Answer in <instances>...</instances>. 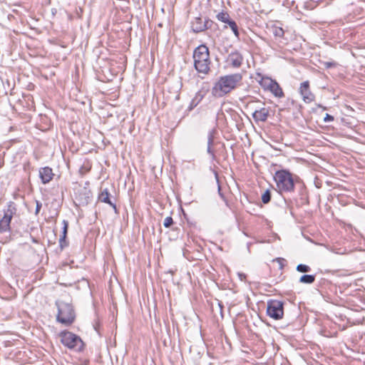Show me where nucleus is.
I'll list each match as a JSON object with an SVG mask.
<instances>
[{
	"label": "nucleus",
	"instance_id": "f03ea898",
	"mask_svg": "<svg viewBox=\"0 0 365 365\" xmlns=\"http://www.w3.org/2000/svg\"><path fill=\"white\" fill-rule=\"evenodd\" d=\"M194 67L199 73L207 74L211 63L210 52L205 45L197 46L193 52Z\"/></svg>",
	"mask_w": 365,
	"mask_h": 365
},
{
	"label": "nucleus",
	"instance_id": "b1692460",
	"mask_svg": "<svg viewBox=\"0 0 365 365\" xmlns=\"http://www.w3.org/2000/svg\"><path fill=\"white\" fill-rule=\"evenodd\" d=\"M173 224V220L172 217H166L163 222V225L165 227H170Z\"/></svg>",
	"mask_w": 365,
	"mask_h": 365
},
{
	"label": "nucleus",
	"instance_id": "393cba45",
	"mask_svg": "<svg viewBox=\"0 0 365 365\" xmlns=\"http://www.w3.org/2000/svg\"><path fill=\"white\" fill-rule=\"evenodd\" d=\"M63 227L62 236L66 237L67 232H68V223L66 220H63Z\"/></svg>",
	"mask_w": 365,
	"mask_h": 365
},
{
	"label": "nucleus",
	"instance_id": "9d476101",
	"mask_svg": "<svg viewBox=\"0 0 365 365\" xmlns=\"http://www.w3.org/2000/svg\"><path fill=\"white\" fill-rule=\"evenodd\" d=\"M255 78L264 91H269L275 82V80L267 76H264L260 73H257Z\"/></svg>",
	"mask_w": 365,
	"mask_h": 365
},
{
	"label": "nucleus",
	"instance_id": "ddd939ff",
	"mask_svg": "<svg viewBox=\"0 0 365 365\" xmlns=\"http://www.w3.org/2000/svg\"><path fill=\"white\" fill-rule=\"evenodd\" d=\"M39 177L43 184L49 182L53 177L52 169L49 167L41 168L39 170Z\"/></svg>",
	"mask_w": 365,
	"mask_h": 365
},
{
	"label": "nucleus",
	"instance_id": "f257e3e1",
	"mask_svg": "<svg viewBox=\"0 0 365 365\" xmlns=\"http://www.w3.org/2000/svg\"><path fill=\"white\" fill-rule=\"evenodd\" d=\"M242 79V74L238 73L221 76L212 89L213 96L222 97L230 93L237 86Z\"/></svg>",
	"mask_w": 365,
	"mask_h": 365
},
{
	"label": "nucleus",
	"instance_id": "cd10ccee",
	"mask_svg": "<svg viewBox=\"0 0 365 365\" xmlns=\"http://www.w3.org/2000/svg\"><path fill=\"white\" fill-rule=\"evenodd\" d=\"M274 261H277L279 263L280 269H282L284 267V262L285 261L284 259L279 257V258L275 259Z\"/></svg>",
	"mask_w": 365,
	"mask_h": 365
},
{
	"label": "nucleus",
	"instance_id": "4be33fe9",
	"mask_svg": "<svg viewBox=\"0 0 365 365\" xmlns=\"http://www.w3.org/2000/svg\"><path fill=\"white\" fill-rule=\"evenodd\" d=\"M296 269L299 272L306 273L311 271V267L307 264H299L297 266Z\"/></svg>",
	"mask_w": 365,
	"mask_h": 365
},
{
	"label": "nucleus",
	"instance_id": "7c9ffc66",
	"mask_svg": "<svg viewBox=\"0 0 365 365\" xmlns=\"http://www.w3.org/2000/svg\"><path fill=\"white\" fill-rule=\"evenodd\" d=\"M41 203L38 201H36V210H35V213L36 215H38L41 208Z\"/></svg>",
	"mask_w": 365,
	"mask_h": 365
},
{
	"label": "nucleus",
	"instance_id": "1a4fd4ad",
	"mask_svg": "<svg viewBox=\"0 0 365 365\" xmlns=\"http://www.w3.org/2000/svg\"><path fill=\"white\" fill-rule=\"evenodd\" d=\"M299 93L306 103H309L314 100V95L310 91L309 82L308 81H304L300 84Z\"/></svg>",
	"mask_w": 365,
	"mask_h": 365
},
{
	"label": "nucleus",
	"instance_id": "72a5a7b5",
	"mask_svg": "<svg viewBox=\"0 0 365 365\" xmlns=\"http://www.w3.org/2000/svg\"><path fill=\"white\" fill-rule=\"evenodd\" d=\"M218 305H219L220 309V312L222 313V309L223 306L220 302L218 303Z\"/></svg>",
	"mask_w": 365,
	"mask_h": 365
},
{
	"label": "nucleus",
	"instance_id": "c756f323",
	"mask_svg": "<svg viewBox=\"0 0 365 365\" xmlns=\"http://www.w3.org/2000/svg\"><path fill=\"white\" fill-rule=\"evenodd\" d=\"M324 66L327 68H329L336 66V63L335 62H325Z\"/></svg>",
	"mask_w": 365,
	"mask_h": 365
},
{
	"label": "nucleus",
	"instance_id": "5701e85b",
	"mask_svg": "<svg viewBox=\"0 0 365 365\" xmlns=\"http://www.w3.org/2000/svg\"><path fill=\"white\" fill-rule=\"evenodd\" d=\"M215 133V129H212L209 131L207 135V144L213 145Z\"/></svg>",
	"mask_w": 365,
	"mask_h": 365
},
{
	"label": "nucleus",
	"instance_id": "a211bd4d",
	"mask_svg": "<svg viewBox=\"0 0 365 365\" xmlns=\"http://www.w3.org/2000/svg\"><path fill=\"white\" fill-rule=\"evenodd\" d=\"M216 18L218 21L227 24L229 23L232 19H230V15L226 11H221L218 14H217Z\"/></svg>",
	"mask_w": 365,
	"mask_h": 365
},
{
	"label": "nucleus",
	"instance_id": "9b49d317",
	"mask_svg": "<svg viewBox=\"0 0 365 365\" xmlns=\"http://www.w3.org/2000/svg\"><path fill=\"white\" fill-rule=\"evenodd\" d=\"M227 62L233 68H240L243 62V56L237 51H232L228 55Z\"/></svg>",
	"mask_w": 365,
	"mask_h": 365
},
{
	"label": "nucleus",
	"instance_id": "f8f14e48",
	"mask_svg": "<svg viewBox=\"0 0 365 365\" xmlns=\"http://www.w3.org/2000/svg\"><path fill=\"white\" fill-rule=\"evenodd\" d=\"M98 200L102 202L108 204L114 209L115 212H117L115 200L113 201L111 200L110 194L109 193L108 188L101 189V192L98 195Z\"/></svg>",
	"mask_w": 365,
	"mask_h": 365
},
{
	"label": "nucleus",
	"instance_id": "473e14b6",
	"mask_svg": "<svg viewBox=\"0 0 365 365\" xmlns=\"http://www.w3.org/2000/svg\"><path fill=\"white\" fill-rule=\"evenodd\" d=\"M215 178H216V180H217V184H219L218 175H217V173H215ZM220 190H221V189H220V185H218V192H219V194L220 195V196H222V195L221 194Z\"/></svg>",
	"mask_w": 365,
	"mask_h": 365
},
{
	"label": "nucleus",
	"instance_id": "6ab92c4d",
	"mask_svg": "<svg viewBox=\"0 0 365 365\" xmlns=\"http://www.w3.org/2000/svg\"><path fill=\"white\" fill-rule=\"evenodd\" d=\"M272 34L275 37L282 38L284 36V31L282 27L274 26L272 28Z\"/></svg>",
	"mask_w": 365,
	"mask_h": 365
},
{
	"label": "nucleus",
	"instance_id": "a878e982",
	"mask_svg": "<svg viewBox=\"0 0 365 365\" xmlns=\"http://www.w3.org/2000/svg\"><path fill=\"white\" fill-rule=\"evenodd\" d=\"M212 145L207 144V152L208 154H210L211 155L212 159H215V155L214 153L213 150L212 149Z\"/></svg>",
	"mask_w": 365,
	"mask_h": 365
},
{
	"label": "nucleus",
	"instance_id": "20e7f679",
	"mask_svg": "<svg viewBox=\"0 0 365 365\" xmlns=\"http://www.w3.org/2000/svg\"><path fill=\"white\" fill-rule=\"evenodd\" d=\"M56 304L58 308L56 320L66 326L73 324L76 318L73 305L62 300L56 301Z\"/></svg>",
	"mask_w": 365,
	"mask_h": 365
},
{
	"label": "nucleus",
	"instance_id": "0eeeda50",
	"mask_svg": "<svg viewBox=\"0 0 365 365\" xmlns=\"http://www.w3.org/2000/svg\"><path fill=\"white\" fill-rule=\"evenodd\" d=\"M16 212L14 202H9L6 210H4L3 217L0 220V232L3 233L10 230V223Z\"/></svg>",
	"mask_w": 365,
	"mask_h": 365
},
{
	"label": "nucleus",
	"instance_id": "4468645a",
	"mask_svg": "<svg viewBox=\"0 0 365 365\" xmlns=\"http://www.w3.org/2000/svg\"><path fill=\"white\" fill-rule=\"evenodd\" d=\"M269 116V110L267 108H262L256 110L252 113V118L255 121L265 122Z\"/></svg>",
	"mask_w": 365,
	"mask_h": 365
},
{
	"label": "nucleus",
	"instance_id": "c85d7f7f",
	"mask_svg": "<svg viewBox=\"0 0 365 365\" xmlns=\"http://www.w3.org/2000/svg\"><path fill=\"white\" fill-rule=\"evenodd\" d=\"M334 120V117L328 113L326 114L324 118V121L327 123V122H331V121H333Z\"/></svg>",
	"mask_w": 365,
	"mask_h": 365
},
{
	"label": "nucleus",
	"instance_id": "dca6fc26",
	"mask_svg": "<svg viewBox=\"0 0 365 365\" xmlns=\"http://www.w3.org/2000/svg\"><path fill=\"white\" fill-rule=\"evenodd\" d=\"M275 97L282 98L284 96V93L282 88L280 87L279 83L275 81L269 91Z\"/></svg>",
	"mask_w": 365,
	"mask_h": 365
},
{
	"label": "nucleus",
	"instance_id": "aec40b11",
	"mask_svg": "<svg viewBox=\"0 0 365 365\" xmlns=\"http://www.w3.org/2000/svg\"><path fill=\"white\" fill-rule=\"evenodd\" d=\"M232 31H233L235 36L237 38H239L240 34L238 30V26L236 24V22L233 20H231L229 23H227Z\"/></svg>",
	"mask_w": 365,
	"mask_h": 365
},
{
	"label": "nucleus",
	"instance_id": "2eb2a0df",
	"mask_svg": "<svg viewBox=\"0 0 365 365\" xmlns=\"http://www.w3.org/2000/svg\"><path fill=\"white\" fill-rule=\"evenodd\" d=\"M207 91L205 90H200L195 93V96L192 99L190 106L188 107L189 110H191L194 108H195L204 98L206 95Z\"/></svg>",
	"mask_w": 365,
	"mask_h": 365
},
{
	"label": "nucleus",
	"instance_id": "6e6552de",
	"mask_svg": "<svg viewBox=\"0 0 365 365\" xmlns=\"http://www.w3.org/2000/svg\"><path fill=\"white\" fill-rule=\"evenodd\" d=\"M214 21L210 19H206L205 21L201 17H195L191 21V29L195 33H200L207 29H211Z\"/></svg>",
	"mask_w": 365,
	"mask_h": 365
},
{
	"label": "nucleus",
	"instance_id": "f704fd0d",
	"mask_svg": "<svg viewBox=\"0 0 365 365\" xmlns=\"http://www.w3.org/2000/svg\"><path fill=\"white\" fill-rule=\"evenodd\" d=\"M33 242H37V240H36L35 239H33Z\"/></svg>",
	"mask_w": 365,
	"mask_h": 365
},
{
	"label": "nucleus",
	"instance_id": "7ed1b4c3",
	"mask_svg": "<svg viewBox=\"0 0 365 365\" xmlns=\"http://www.w3.org/2000/svg\"><path fill=\"white\" fill-rule=\"evenodd\" d=\"M297 178L287 170H277L274 175L277 189L280 193L294 192L295 181Z\"/></svg>",
	"mask_w": 365,
	"mask_h": 365
},
{
	"label": "nucleus",
	"instance_id": "bb28decb",
	"mask_svg": "<svg viewBox=\"0 0 365 365\" xmlns=\"http://www.w3.org/2000/svg\"><path fill=\"white\" fill-rule=\"evenodd\" d=\"M66 237L61 235L59 239V244H60V247L61 249H63L64 247H66L67 245L66 242Z\"/></svg>",
	"mask_w": 365,
	"mask_h": 365
},
{
	"label": "nucleus",
	"instance_id": "2f4dec72",
	"mask_svg": "<svg viewBox=\"0 0 365 365\" xmlns=\"http://www.w3.org/2000/svg\"><path fill=\"white\" fill-rule=\"evenodd\" d=\"M238 277L240 281H245L246 279L247 275L244 273H238Z\"/></svg>",
	"mask_w": 365,
	"mask_h": 365
},
{
	"label": "nucleus",
	"instance_id": "f3484780",
	"mask_svg": "<svg viewBox=\"0 0 365 365\" xmlns=\"http://www.w3.org/2000/svg\"><path fill=\"white\" fill-rule=\"evenodd\" d=\"M315 281V275L304 274L299 278V282L302 284H311Z\"/></svg>",
	"mask_w": 365,
	"mask_h": 365
},
{
	"label": "nucleus",
	"instance_id": "39448f33",
	"mask_svg": "<svg viewBox=\"0 0 365 365\" xmlns=\"http://www.w3.org/2000/svg\"><path fill=\"white\" fill-rule=\"evenodd\" d=\"M61 343L70 349H73L76 351H81L84 348V343L80 336L76 334L68 331H63L59 334Z\"/></svg>",
	"mask_w": 365,
	"mask_h": 365
},
{
	"label": "nucleus",
	"instance_id": "412c9836",
	"mask_svg": "<svg viewBox=\"0 0 365 365\" xmlns=\"http://www.w3.org/2000/svg\"><path fill=\"white\" fill-rule=\"evenodd\" d=\"M271 200V192L267 190L262 195V201L264 204H267Z\"/></svg>",
	"mask_w": 365,
	"mask_h": 365
},
{
	"label": "nucleus",
	"instance_id": "423d86ee",
	"mask_svg": "<svg viewBox=\"0 0 365 365\" xmlns=\"http://www.w3.org/2000/svg\"><path fill=\"white\" fill-rule=\"evenodd\" d=\"M267 314L275 319H282L284 315V303L277 299H271L267 302Z\"/></svg>",
	"mask_w": 365,
	"mask_h": 365
}]
</instances>
